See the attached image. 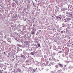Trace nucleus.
<instances>
[{
	"label": "nucleus",
	"mask_w": 73,
	"mask_h": 73,
	"mask_svg": "<svg viewBox=\"0 0 73 73\" xmlns=\"http://www.w3.org/2000/svg\"><path fill=\"white\" fill-rule=\"evenodd\" d=\"M56 17L57 19L59 20L60 21H61V22L63 21V19L61 17V15H58V16Z\"/></svg>",
	"instance_id": "obj_1"
},
{
	"label": "nucleus",
	"mask_w": 73,
	"mask_h": 73,
	"mask_svg": "<svg viewBox=\"0 0 73 73\" xmlns=\"http://www.w3.org/2000/svg\"><path fill=\"white\" fill-rule=\"evenodd\" d=\"M68 17H72L73 16V12L72 11L71 12H69L68 14Z\"/></svg>",
	"instance_id": "obj_2"
},
{
	"label": "nucleus",
	"mask_w": 73,
	"mask_h": 73,
	"mask_svg": "<svg viewBox=\"0 0 73 73\" xmlns=\"http://www.w3.org/2000/svg\"><path fill=\"white\" fill-rule=\"evenodd\" d=\"M64 50H65L66 52H68L69 51V48L67 47H65L64 49Z\"/></svg>",
	"instance_id": "obj_3"
},
{
	"label": "nucleus",
	"mask_w": 73,
	"mask_h": 73,
	"mask_svg": "<svg viewBox=\"0 0 73 73\" xmlns=\"http://www.w3.org/2000/svg\"><path fill=\"white\" fill-rule=\"evenodd\" d=\"M11 48L13 50H16V46H15V45H13L12 46Z\"/></svg>",
	"instance_id": "obj_4"
},
{
	"label": "nucleus",
	"mask_w": 73,
	"mask_h": 73,
	"mask_svg": "<svg viewBox=\"0 0 73 73\" xmlns=\"http://www.w3.org/2000/svg\"><path fill=\"white\" fill-rule=\"evenodd\" d=\"M7 41L11 43V39L9 38H7Z\"/></svg>",
	"instance_id": "obj_5"
},
{
	"label": "nucleus",
	"mask_w": 73,
	"mask_h": 73,
	"mask_svg": "<svg viewBox=\"0 0 73 73\" xmlns=\"http://www.w3.org/2000/svg\"><path fill=\"white\" fill-rule=\"evenodd\" d=\"M17 52L19 53L20 51H22V50L21 49H20L19 47H17Z\"/></svg>",
	"instance_id": "obj_6"
},
{
	"label": "nucleus",
	"mask_w": 73,
	"mask_h": 73,
	"mask_svg": "<svg viewBox=\"0 0 73 73\" xmlns=\"http://www.w3.org/2000/svg\"><path fill=\"white\" fill-rule=\"evenodd\" d=\"M62 27H64V28H66V25L65 24V23H63L62 24Z\"/></svg>",
	"instance_id": "obj_7"
},
{
	"label": "nucleus",
	"mask_w": 73,
	"mask_h": 73,
	"mask_svg": "<svg viewBox=\"0 0 73 73\" xmlns=\"http://www.w3.org/2000/svg\"><path fill=\"white\" fill-rule=\"evenodd\" d=\"M68 8L69 9H72V6L70 5H68Z\"/></svg>",
	"instance_id": "obj_8"
},
{
	"label": "nucleus",
	"mask_w": 73,
	"mask_h": 73,
	"mask_svg": "<svg viewBox=\"0 0 73 73\" xmlns=\"http://www.w3.org/2000/svg\"><path fill=\"white\" fill-rule=\"evenodd\" d=\"M2 42H3V43H4V44L5 45H8V44L7 43V42H5V41H3Z\"/></svg>",
	"instance_id": "obj_9"
},
{
	"label": "nucleus",
	"mask_w": 73,
	"mask_h": 73,
	"mask_svg": "<svg viewBox=\"0 0 73 73\" xmlns=\"http://www.w3.org/2000/svg\"><path fill=\"white\" fill-rule=\"evenodd\" d=\"M3 36H0V41H3Z\"/></svg>",
	"instance_id": "obj_10"
},
{
	"label": "nucleus",
	"mask_w": 73,
	"mask_h": 73,
	"mask_svg": "<svg viewBox=\"0 0 73 73\" xmlns=\"http://www.w3.org/2000/svg\"><path fill=\"white\" fill-rule=\"evenodd\" d=\"M31 35H35V31L33 30L32 31H31Z\"/></svg>",
	"instance_id": "obj_11"
},
{
	"label": "nucleus",
	"mask_w": 73,
	"mask_h": 73,
	"mask_svg": "<svg viewBox=\"0 0 73 73\" xmlns=\"http://www.w3.org/2000/svg\"><path fill=\"white\" fill-rule=\"evenodd\" d=\"M59 66H60V68H62L63 67V65L61 64H58Z\"/></svg>",
	"instance_id": "obj_12"
},
{
	"label": "nucleus",
	"mask_w": 73,
	"mask_h": 73,
	"mask_svg": "<svg viewBox=\"0 0 73 73\" xmlns=\"http://www.w3.org/2000/svg\"><path fill=\"white\" fill-rule=\"evenodd\" d=\"M25 43L27 45H29L28 42H26Z\"/></svg>",
	"instance_id": "obj_13"
},
{
	"label": "nucleus",
	"mask_w": 73,
	"mask_h": 73,
	"mask_svg": "<svg viewBox=\"0 0 73 73\" xmlns=\"http://www.w3.org/2000/svg\"><path fill=\"white\" fill-rule=\"evenodd\" d=\"M17 46H19V47H21L22 46V45L21 44H18L17 45Z\"/></svg>",
	"instance_id": "obj_14"
},
{
	"label": "nucleus",
	"mask_w": 73,
	"mask_h": 73,
	"mask_svg": "<svg viewBox=\"0 0 73 73\" xmlns=\"http://www.w3.org/2000/svg\"><path fill=\"white\" fill-rule=\"evenodd\" d=\"M61 11H63V12H65V8H62L61 9Z\"/></svg>",
	"instance_id": "obj_15"
},
{
	"label": "nucleus",
	"mask_w": 73,
	"mask_h": 73,
	"mask_svg": "<svg viewBox=\"0 0 73 73\" xmlns=\"http://www.w3.org/2000/svg\"><path fill=\"white\" fill-rule=\"evenodd\" d=\"M12 50H13L12 49V48H9L8 50H9V51H11V52H12Z\"/></svg>",
	"instance_id": "obj_16"
},
{
	"label": "nucleus",
	"mask_w": 73,
	"mask_h": 73,
	"mask_svg": "<svg viewBox=\"0 0 73 73\" xmlns=\"http://www.w3.org/2000/svg\"><path fill=\"white\" fill-rule=\"evenodd\" d=\"M67 46H68L69 48L70 47V44H69V43H67Z\"/></svg>",
	"instance_id": "obj_17"
},
{
	"label": "nucleus",
	"mask_w": 73,
	"mask_h": 73,
	"mask_svg": "<svg viewBox=\"0 0 73 73\" xmlns=\"http://www.w3.org/2000/svg\"><path fill=\"white\" fill-rule=\"evenodd\" d=\"M66 19L68 21H70L71 20V19L70 18H66Z\"/></svg>",
	"instance_id": "obj_18"
},
{
	"label": "nucleus",
	"mask_w": 73,
	"mask_h": 73,
	"mask_svg": "<svg viewBox=\"0 0 73 73\" xmlns=\"http://www.w3.org/2000/svg\"><path fill=\"white\" fill-rule=\"evenodd\" d=\"M38 48H41V46H40V44H38Z\"/></svg>",
	"instance_id": "obj_19"
},
{
	"label": "nucleus",
	"mask_w": 73,
	"mask_h": 73,
	"mask_svg": "<svg viewBox=\"0 0 73 73\" xmlns=\"http://www.w3.org/2000/svg\"><path fill=\"white\" fill-rule=\"evenodd\" d=\"M36 28L33 27V28H32L31 29H32L33 31H35L36 30Z\"/></svg>",
	"instance_id": "obj_20"
},
{
	"label": "nucleus",
	"mask_w": 73,
	"mask_h": 73,
	"mask_svg": "<svg viewBox=\"0 0 73 73\" xmlns=\"http://www.w3.org/2000/svg\"><path fill=\"white\" fill-rule=\"evenodd\" d=\"M15 3H16V4L17 5H18V4H19V3H18V2H19V1L16 0L15 1Z\"/></svg>",
	"instance_id": "obj_21"
},
{
	"label": "nucleus",
	"mask_w": 73,
	"mask_h": 73,
	"mask_svg": "<svg viewBox=\"0 0 73 73\" xmlns=\"http://www.w3.org/2000/svg\"><path fill=\"white\" fill-rule=\"evenodd\" d=\"M57 44L58 45H60L61 43H60V42H58L57 43Z\"/></svg>",
	"instance_id": "obj_22"
},
{
	"label": "nucleus",
	"mask_w": 73,
	"mask_h": 73,
	"mask_svg": "<svg viewBox=\"0 0 73 73\" xmlns=\"http://www.w3.org/2000/svg\"><path fill=\"white\" fill-rule=\"evenodd\" d=\"M30 53L32 55H34V54H35V53H34V52H31V53Z\"/></svg>",
	"instance_id": "obj_23"
},
{
	"label": "nucleus",
	"mask_w": 73,
	"mask_h": 73,
	"mask_svg": "<svg viewBox=\"0 0 73 73\" xmlns=\"http://www.w3.org/2000/svg\"><path fill=\"white\" fill-rule=\"evenodd\" d=\"M32 72H36V70H35V69H33L32 70Z\"/></svg>",
	"instance_id": "obj_24"
},
{
	"label": "nucleus",
	"mask_w": 73,
	"mask_h": 73,
	"mask_svg": "<svg viewBox=\"0 0 73 73\" xmlns=\"http://www.w3.org/2000/svg\"><path fill=\"white\" fill-rule=\"evenodd\" d=\"M23 54L24 55H25V54H26V52H25V51H23Z\"/></svg>",
	"instance_id": "obj_25"
},
{
	"label": "nucleus",
	"mask_w": 73,
	"mask_h": 73,
	"mask_svg": "<svg viewBox=\"0 0 73 73\" xmlns=\"http://www.w3.org/2000/svg\"><path fill=\"white\" fill-rule=\"evenodd\" d=\"M63 33H66H66L65 30V29H64V30H63Z\"/></svg>",
	"instance_id": "obj_26"
},
{
	"label": "nucleus",
	"mask_w": 73,
	"mask_h": 73,
	"mask_svg": "<svg viewBox=\"0 0 73 73\" xmlns=\"http://www.w3.org/2000/svg\"><path fill=\"white\" fill-rule=\"evenodd\" d=\"M7 26H9L10 25V24H9V23H7Z\"/></svg>",
	"instance_id": "obj_27"
},
{
	"label": "nucleus",
	"mask_w": 73,
	"mask_h": 73,
	"mask_svg": "<svg viewBox=\"0 0 73 73\" xmlns=\"http://www.w3.org/2000/svg\"><path fill=\"white\" fill-rule=\"evenodd\" d=\"M33 26L34 27V28H36V25H33Z\"/></svg>",
	"instance_id": "obj_28"
},
{
	"label": "nucleus",
	"mask_w": 73,
	"mask_h": 73,
	"mask_svg": "<svg viewBox=\"0 0 73 73\" xmlns=\"http://www.w3.org/2000/svg\"><path fill=\"white\" fill-rule=\"evenodd\" d=\"M58 49H60V50L61 49V47H60V46H58Z\"/></svg>",
	"instance_id": "obj_29"
},
{
	"label": "nucleus",
	"mask_w": 73,
	"mask_h": 73,
	"mask_svg": "<svg viewBox=\"0 0 73 73\" xmlns=\"http://www.w3.org/2000/svg\"><path fill=\"white\" fill-rule=\"evenodd\" d=\"M61 17L62 18V19H64V18H65V16H64V15L61 16Z\"/></svg>",
	"instance_id": "obj_30"
},
{
	"label": "nucleus",
	"mask_w": 73,
	"mask_h": 73,
	"mask_svg": "<svg viewBox=\"0 0 73 73\" xmlns=\"http://www.w3.org/2000/svg\"><path fill=\"white\" fill-rule=\"evenodd\" d=\"M2 18V15L0 14V19H1Z\"/></svg>",
	"instance_id": "obj_31"
},
{
	"label": "nucleus",
	"mask_w": 73,
	"mask_h": 73,
	"mask_svg": "<svg viewBox=\"0 0 73 73\" xmlns=\"http://www.w3.org/2000/svg\"><path fill=\"white\" fill-rule=\"evenodd\" d=\"M55 46H54H54H53V49H56V48H57V47L56 46L55 47H54H54H55Z\"/></svg>",
	"instance_id": "obj_32"
},
{
	"label": "nucleus",
	"mask_w": 73,
	"mask_h": 73,
	"mask_svg": "<svg viewBox=\"0 0 73 73\" xmlns=\"http://www.w3.org/2000/svg\"><path fill=\"white\" fill-rule=\"evenodd\" d=\"M73 44H70V46L71 47H72H72H73Z\"/></svg>",
	"instance_id": "obj_33"
},
{
	"label": "nucleus",
	"mask_w": 73,
	"mask_h": 73,
	"mask_svg": "<svg viewBox=\"0 0 73 73\" xmlns=\"http://www.w3.org/2000/svg\"><path fill=\"white\" fill-rule=\"evenodd\" d=\"M69 53H68V52H65V55H68Z\"/></svg>",
	"instance_id": "obj_34"
},
{
	"label": "nucleus",
	"mask_w": 73,
	"mask_h": 73,
	"mask_svg": "<svg viewBox=\"0 0 73 73\" xmlns=\"http://www.w3.org/2000/svg\"><path fill=\"white\" fill-rule=\"evenodd\" d=\"M18 71H19V72H21V70L19 68H18L17 69Z\"/></svg>",
	"instance_id": "obj_35"
},
{
	"label": "nucleus",
	"mask_w": 73,
	"mask_h": 73,
	"mask_svg": "<svg viewBox=\"0 0 73 73\" xmlns=\"http://www.w3.org/2000/svg\"><path fill=\"white\" fill-rule=\"evenodd\" d=\"M68 29V28H66V29H65L66 32V34L67 33V30Z\"/></svg>",
	"instance_id": "obj_36"
},
{
	"label": "nucleus",
	"mask_w": 73,
	"mask_h": 73,
	"mask_svg": "<svg viewBox=\"0 0 73 73\" xmlns=\"http://www.w3.org/2000/svg\"><path fill=\"white\" fill-rule=\"evenodd\" d=\"M31 36H32V35H30L29 36H28L27 37L29 38H31Z\"/></svg>",
	"instance_id": "obj_37"
},
{
	"label": "nucleus",
	"mask_w": 73,
	"mask_h": 73,
	"mask_svg": "<svg viewBox=\"0 0 73 73\" xmlns=\"http://www.w3.org/2000/svg\"><path fill=\"white\" fill-rule=\"evenodd\" d=\"M6 37H7H7H8V36H4V39H5V38H6Z\"/></svg>",
	"instance_id": "obj_38"
},
{
	"label": "nucleus",
	"mask_w": 73,
	"mask_h": 73,
	"mask_svg": "<svg viewBox=\"0 0 73 73\" xmlns=\"http://www.w3.org/2000/svg\"><path fill=\"white\" fill-rule=\"evenodd\" d=\"M53 55H56V53L55 52H53Z\"/></svg>",
	"instance_id": "obj_39"
},
{
	"label": "nucleus",
	"mask_w": 73,
	"mask_h": 73,
	"mask_svg": "<svg viewBox=\"0 0 73 73\" xmlns=\"http://www.w3.org/2000/svg\"><path fill=\"white\" fill-rule=\"evenodd\" d=\"M21 31V29H18V32H20Z\"/></svg>",
	"instance_id": "obj_40"
},
{
	"label": "nucleus",
	"mask_w": 73,
	"mask_h": 73,
	"mask_svg": "<svg viewBox=\"0 0 73 73\" xmlns=\"http://www.w3.org/2000/svg\"><path fill=\"white\" fill-rule=\"evenodd\" d=\"M25 55H29V54L28 52H26Z\"/></svg>",
	"instance_id": "obj_41"
},
{
	"label": "nucleus",
	"mask_w": 73,
	"mask_h": 73,
	"mask_svg": "<svg viewBox=\"0 0 73 73\" xmlns=\"http://www.w3.org/2000/svg\"><path fill=\"white\" fill-rule=\"evenodd\" d=\"M0 35H1V36H3V33L1 32L0 33Z\"/></svg>",
	"instance_id": "obj_42"
},
{
	"label": "nucleus",
	"mask_w": 73,
	"mask_h": 73,
	"mask_svg": "<svg viewBox=\"0 0 73 73\" xmlns=\"http://www.w3.org/2000/svg\"><path fill=\"white\" fill-rule=\"evenodd\" d=\"M35 48H36V49H37V48H38V46H37V45H36L35 46Z\"/></svg>",
	"instance_id": "obj_43"
},
{
	"label": "nucleus",
	"mask_w": 73,
	"mask_h": 73,
	"mask_svg": "<svg viewBox=\"0 0 73 73\" xmlns=\"http://www.w3.org/2000/svg\"><path fill=\"white\" fill-rule=\"evenodd\" d=\"M14 39H15V40H17V39H18V38H17V37H16L14 38Z\"/></svg>",
	"instance_id": "obj_44"
},
{
	"label": "nucleus",
	"mask_w": 73,
	"mask_h": 73,
	"mask_svg": "<svg viewBox=\"0 0 73 73\" xmlns=\"http://www.w3.org/2000/svg\"><path fill=\"white\" fill-rule=\"evenodd\" d=\"M55 50L56 51H57V50H58V48H55Z\"/></svg>",
	"instance_id": "obj_45"
},
{
	"label": "nucleus",
	"mask_w": 73,
	"mask_h": 73,
	"mask_svg": "<svg viewBox=\"0 0 73 73\" xmlns=\"http://www.w3.org/2000/svg\"><path fill=\"white\" fill-rule=\"evenodd\" d=\"M64 1L65 2V3H66V0H64Z\"/></svg>",
	"instance_id": "obj_46"
},
{
	"label": "nucleus",
	"mask_w": 73,
	"mask_h": 73,
	"mask_svg": "<svg viewBox=\"0 0 73 73\" xmlns=\"http://www.w3.org/2000/svg\"><path fill=\"white\" fill-rule=\"evenodd\" d=\"M64 23H68V21L66 20L64 21Z\"/></svg>",
	"instance_id": "obj_47"
},
{
	"label": "nucleus",
	"mask_w": 73,
	"mask_h": 73,
	"mask_svg": "<svg viewBox=\"0 0 73 73\" xmlns=\"http://www.w3.org/2000/svg\"><path fill=\"white\" fill-rule=\"evenodd\" d=\"M69 2L70 3L72 2V0H69Z\"/></svg>",
	"instance_id": "obj_48"
},
{
	"label": "nucleus",
	"mask_w": 73,
	"mask_h": 73,
	"mask_svg": "<svg viewBox=\"0 0 73 73\" xmlns=\"http://www.w3.org/2000/svg\"><path fill=\"white\" fill-rule=\"evenodd\" d=\"M9 30H11V27H9Z\"/></svg>",
	"instance_id": "obj_49"
},
{
	"label": "nucleus",
	"mask_w": 73,
	"mask_h": 73,
	"mask_svg": "<svg viewBox=\"0 0 73 73\" xmlns=\"http://www.w3.org/2000/svg\"><path fill=\"white\" fill-rule=\"evenodd\" d=\"M27 9H28L29 8V6H28V5H27Z\"/></svg>",
	"instance_id": "obj_50"
},
{
	"label": "nucleus",
	"mask_w": 73,
	"mask_h": 73,
	"mask_svg": "<svg viewBox=\"0 0 73 73\" xmlns=\"http://www.w3.org/2000/svg\"><path fill=\"white\" fill-rule=\"evenodd\" d=\"M65 10H68V8L66 7V8L65 9Z\"/></svg>",
	"instance_id": "obj_51"
},
{
	"label": "nucleus",
	"mask_w": 73,
	"mask_h": 73,
	"mask_svg": "<svg viewBox=\"0 0 73 73\" xmlns=\"http://www.w3.org/2000/svg\"><path fill=\"white\" fill-rule=\"evenodd\" d=\"M50 46V49H52V46Z\"/></svg>",
	"instance_id": "obj_52"
},
{
	"label": "nucleus",
	"mask_w": 73,
	"mask_h": 73,
	"mask_svg": "<svg viewBox=\"0 0 73 73\" xmlns=\"http://www.w3.org/2000/svg\"><path fill=\"white\" fill-rule=\"evenodd\" d=\"M32 14H33V15H35V13H34V12H32Z\"/></svg>",
	"instance_id": "obj_53"
},
{
	"label": "nucleus",
	"mask_w": 73,
	"mask_h": 73,
	"mask_svg": "<svg viewBox=\"0 0 73 73\" xmlns=\"http://www.w3.org/2000/svg\"><path fill=\"white\" fill-rule=\"evenodd\" d=\"M12 6L13 7H15V6L13 5H12Z\"/></svg>",
	"instance_id": "obj_54"
},
{
	"label": "nucleus",
	"mask_w": 73,
	"mask_h": 73,
	"mask_svg": "<svg viewBox=\"0 0 73 73\" xmlns=\"http://www.w3.org/2000/svg\"><path fill=\"white\" fill-rule=\"evenodd\" d=\"M5 11L6 12H5V13H7V12H8V11H7V10H5Z\"/></svg>",
	"instance_id": "obj_55"
},
{
	"label": "nucleus",
	"mask_w": 73,
	"mask_h": 73,
	"mask_svg": "<svg viewBox=\"0 0 73 73\" xmlns=\"http://www.w3.org/2000/svg\"><path fill=\"white\" fill-rule=\"evenodd\" d=\"M17 42H20V41H19V40H17Z\"/></svg>",
	"instance_id": "obj_56"
},
{
	"label": "nucleus",
	"mask_w": 73,
	"mask_h": 73,
	"mask_svg": "<svg viewBox=\"0 0 73 73\" xmlns=\"http://www.w3.org/2000/svg\"><path fill=\"white\" fill-rule=\"evenodd\" d=\"M63 32H64V31H61V33H63Z\"/></svg>",
	"instance_id": "obj_57"
},
{
	"label": "nucleus",
	"mask_w": 73,
	"mask_h": 73,
	"mask_svg": "<svg viewBox=\"0 0 73 73\" xmlns=\"http://www.w3.org/2000/svg\"><path fill=\"white\" fill-rule=\"evenodd\" d=\"M33 6L34 7H36V5H33Z\"/></svg>",
	"instance_id": "obj_58"
},
{
	"label": "nucleus",
	"mask_w": 73,
	"mask_h": 73,
	"mask_svg": "<svg viewBox=\"0 0 73 73\" xmlns=\"http://www.w3.org/2000/svg\"><path fill=\"white\" fill-rule=\"evenodd\" d=\"M15 65H16V66H17V63H16V64H15Z\"/></svg>",
	"instance_id": "obj_59"
},
{
	"label": "nucleus",
	"mask_w": 73,
	"mask_h": 73,
	"mask_svg": "<svg viewBox=\"0 0 73 73\" xmlns=\"http://www.w3.org/2000/svg\"><path fill=\"white\" fill-rule=\"evenodd\" d=\"M36 45H37L36 44H35L34 45V46H36Z\"/></svg>",
	"instance_id": "obj_60"
},
{
	"label": "nucleus",
	"mask_w": 73,
	"mask_h": 73,
	"mask_svg": "<svg viewBox=\"0 0 73 73\" xmlns=\"http://www.w3.org/2000/svg\"><path fill=\"white\" fill-rule=\"evenodd\" d=\"M11 27H13V25H12L11 26Z\"/></svg>",
	"instance_id": "obj_61"
},
{
	"label": "nucleus",
	"mask_w": 73,
	"mask_h": 73,
	"mask_svg": "<svg viewBox=\"0 0 73 73\" xmlns=\"http://www.w3.org/2000/svg\"><path fill=\"white\" fill-rule=\"evenodd\" d=\"M30 20H28V23H29V22H30Z\"/></svg>",
	"instance_id": "obj_62"
},
{
	"label": "nucleus",
	"mask_w": 73,
	"mask_h": 73,
	"mask_svg": "<svg viewBox=\"0 0 73 73\" xmlns=\"http://www.w3.org/2000/svg\"><path fill=\"white\" fill-rule=\"evenodd\" d=\"M70 37H69V38H68V39H70Z\"/></svg>",
	"instance_id": "obj_63"
},
{
	"label": "nucleus",
	"mask_w": 73,
	"mask_h": 73,
	"mask_svg": "<svg viewBox=\"0 0 73 73\" xmlns=\"http://www.w3.org/2000/svg\"><path fill=\"white\" fill-rule=\"evenodd\" d=\"M0 73H2V72L0 71Z\"/></svg>",
	"instance_id": "obj_64"
}]
</instances>
